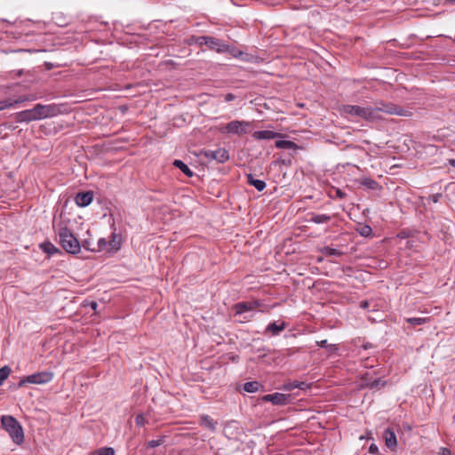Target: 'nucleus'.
<instances>
[{
	"instance_id": "31",
	"label": "nucleus",
	"mask_w": 455,
	"mask_h": 455,
	"mask_svg": "<svg viewBox=\"0 0 455 455\" xmlns=\"http://www.w3.org/2000/svg\"><path fill=\"white\" fill-rule=\"evenodd\" d=\"M164 440H165V436H160L156 440H151V441L148 442L147 448L153 449V448L158 447L164 443Z\"/></svg>"
},
{
	"instance_id": "10",
	"label": "nucleus",
	"mask_w": 455,
	"mask_h": 455,
	"mask_svg": "<svg viewBox=\"0 0 455 455\" xmlns=\"http://www.w3.org/2000/svg\"><path fill=\"white\" fill-rule=\"evenodd\" d=\"M261 305L259 300L243 301L235 304L233 309L235 315H242L244 312L258 309Z\"/></svg>"
},
{
	"instance_id": "17",
	"label": "nucleus",
	"mask_w": 455,
	"mask_h": 455,
	"mask_svg": "<svg viewBox=\"0 0 455 455\" xmlns=\"http://www.w3.org/2000/svg\"><path fill=\"white\" fill-rule=\"evenodd\" d=\"M27 100H29V98L27 97V96H20V97H19L18 99H16L14 100H11V99H8V100H0V111L4 110L5 108H12L14 105L22 103V102L27 101Z\"/></svg>"
},
{
	"instance_id": "47",
	"label": "nucleus",
	"mask_w": 455,
	"mask_h": 455,
	"mask_svg": "<svg viewBox=\"0 0 455 455\" xmlns=\"http://www.w3.org/2000/svg\"><path fill=\"white\" fill-rule=\"evenodd\" d=\"M183 378H184L185 379H187V380H188V379H189L188 376H187V375H186V376H183Z\"/></svg>"
},
{
	"instance_id": "5",
	"label": "nucleus",
	"mask_w": 455,
	"mask_h": 455,
	"mask_svg": "<svg viewBox=\"0 0 455 455\" xmlns=\"http://www.w3.org/2000/svg\"><path fill=\"white\" fill-rule=\"evenodd\" d=\"M52 378V371H36L23 379H20L18 383V387H24L27 384H45L51 381Z\"/></svg>"
},
{
	"instance_id": "19",
	"label": "nucleus",
	"mask_w": 455,
	"mask_h": 455,
	"mask_svg": "<svg viewBox=\"0 0 455 455\" xmlns=\"http://www.w3.org/2000/svg\"><path fill=\"white\" fill-rule=\"evenodd\" d=\"M285 327L286 323L284 322H281L280 323L274 322L267 326L265 332H270L272 335H278L285 329Z\"/></svg>"
},
{
	"instance_id": "44",
	"label": "nucleus",
	"mask_w": 455,
	"mask_h": 455,
	"mask_svg": "<svg viewBox=\"0 0 455 455\" xmlns=\"http://www.w3.org/2000/svg\"><path fill=\"white\" fill-rule=\"evenodd\" d=\"M362 307H368V302L367 301L362 302Z\"/></svg>"
},
{
	"instance_id": "8",
	"label": "nucleus",
	"mask_w": 455,
	"mask_h": 455,
	"mask_svg": "<svg viewBox=\"0 0 455 455\" xmlns=\"http://www.w3.org/2000/svg\"><path fill=\"white\" fill-rule=\"evenodd\" d=\"M201 156H204L210 161L217 163H226L229 159V153L226 148H219L215 150H202Z\"/></svg>"
},
{
	"instance_id": "35",
	"label": "nucleus",
	"mask_w": 455,
	"mask_h": 455,
	"mask_svg": "<svg viewBox=\"0 0 455 455\" xmlns=\"http://www.w3.org/2000/svg\"><path fill=\"white\" fill-rule=\"evenodd\" d=\"M360 234L363 236H368L371 234V228L370 226H364L361 228Z\"/></svg>"
},
{
	"instance_id": "24",
	"label": "nucleus",
	"mask_w": 455,
	"mask_h": 455,
	"mask_svg": "<svg viewBox=\"0 0 455 455\" xmlns=\"http://www.w3.org/2000/svg\"><path fill=\"white\" fill-rule=\"evenodd\" d=\"M275 147L278 148L284 149H297L299 148L298 145L291 140H276Z\"/></svg>"
},
{
	"instance_id": "12",
	"label": "nucleus",
	"mask_w": 455,
	"mask_h": 455,
	"mask_svg": "<svg viewBox=\"0 0 455 455\" xmlns=\"http://www.w3.org/2000/svg\"><path fill=\"white\" fill-rule=\"evenodd\" d=\"M311 383H307L306 381H299V380H292L285 382L280 389L284 391H292L295 388H298L299 390H306L311 387Z\"/></svg>"
},
{
	"instance_id": "20",
	"label": "nucleus",
	"mask_w": 455,
	"mask_h": 455,
	"mask_svg": "<svg viewBox=\"0 0 455 455\" xmlns=\"http://www.w3.org/2000/svg\"><path fill=\"white\" fill-rule=\"evenodd\" d=\"M308 216H310L308 220L315 224L326 223L331 219V217L328 214H316L314 212L308 213Z\"/></svg>"
},
{
	"instance_id": "33",
	"label": "nucleus",
	"mask_w": 455,
	"mask_h": 455,
	"mask_svg": "<svg viewBox=\"0 0 455 455\" xmlns=\"http://www.w3.org/2000/svg\"><path fill=\"white\" fill-rule=\"evenodd\" d=\"M135 423L138 427H143L146 423V419L143 414H139L135 417Z\"/></svg>"
},
{
	"instance_id": "43",
	"label": "nucleus",
	"mask_w": 455,
	"mask_h": 455,
	"mask_svg": "<svg viewBox=\"0 0 455 455\" xmlns=\"http://www.w3.org/2000/svg\"><path fill=\"white\" fill-rule=\"evenodd\" d=\"M449 164H450L451 166L455 167V159H450V160H449Z\"/></svg>"
},
{
	"instance_id": "34",
	"label": "nucleus",
	"mask_w": 455,
	"mask_h": 455,
	"mask_svg": "<svg viewBox=\"0 0 455 455\" xmlns=\"http://www.w3.org/2000/svg\"><path fill=\"white\" fill-rule=\"evenodd\" d=\"M317 345H318L319 347H329V345H328V341H327L326 339H323V340L317 341ZM335 349H336V347H335V346H334V345H330V351H333V350H335Z\"/></svg>"
},
{
	"instance_id": "7",
	"label": "nucleus",
	"mask_w": 455,
	"mask_h": 455,
	"mask_svg": "<svg viewBox=\"0 0 455 455\" xmlns=\"http://www.w3.org/2000/svg\"><path fill=\"white\" fill-rule=\"evenodd\" d=\"M294 395L274 393L265 395L261 397L262 402H269L274 405L284 406L293 403Z\"/></svg>"
},
{
	"instance_id": "18",
	"label": "nucleus",
	"mask_w": 455,
	"mask_h": 455,
	"mask_svg": "<svg viewBox=\"0 0 455 455\" xmlns=\"http://www.w3.org/2000/svg\"><path fill=\"white\" fill-rule=\"evenodd\" d=\"M200 424L211 431H215L217 427V421L205 414L200 416Z\"/></svg>"
},
{
	"instance_id": "22",
	"label": "nucleus",
	"mask_w": 455,
	"mask_h": 455,
	"mask_svg": "<svg viewBox=\"0 0 455 455\" xmlns=\"http://www.w3.org/2000/svg\"><path fill=\"white\" fill-rule=\"evenodd\" d=\"M263 388V386L259 381H249L243 384V389L248 393H254Z\"/></svg>"
},
{
	"instance_id": "45",
	"label": "nucleus",
	"mask_w": 455,
	"mask_h": 455,
	"mask_svg": "<svg viewBox=\"0 0 455 455\" xmlns=\"http://www.w3.org/2000/svg\"><path fill=\"white\" fill-rule=\"evenodd\" d=\"M0 370L5 371V370H10V368L8 366L4 365V366L1 367Z\"/></svg>"
},
{
	"instance_id": "16",
	"label": "nucleus",
	"mask_w": 455,
	"mask_h": 455,
	"mask_svg": "<svg viewBox=\"0 0 455 455\" xmlns=\"http://www.w3.org/2000/svg\"><path fill=\"white\" fill-rule=\"evenodd\" d=\"M383 438L385 440L386 445L393 450L397 445L396 435L391 428H387L383 433Z\"/></svg>"
},
{
	"instance_id": "38",
	"label": "nucleus",
	"mask_w": 455,
	"mask_h": 455,
	"mask_svg": "<svg viewBox=\"0 0 455 455\" xmlns=\"http://www.w3.org/2000/svg\"><path fill=\"white\" fill-rule=\"evenodd\" d=\"M363 184L366 185L367 187L371 188H374L375 186L377 185V182L372 180H366L363 182Z\"/></svg>"
},
{
	"instance_id": "41",
	"label": "nucleus",
	"mask_w": 455,
	"mask_h": 455,
	"mask_svg": "<svg viewBox=\"0 0 455 455\" xmlns=\"http://www.w3.org/2000/svg\"><path fill=\"white\" fill-rule=\"evenodd\" d=\"M337 196L342 198L344 196V193L341 192L339 189L337 190Z\"/></svg>"
},
{
	"instance_id": "39",
	"label": "nucleus",
	"mask_w": 455,
	"mask_h": 455,
	"mask_svg": "<svg viewBox=\"0 0 455 455\" xmlns=\"http://www.w3.org/2000/svg\"><path fill=\"white\" fill-rule=\"evenodd\" d=\"M439 454L440 455H452L451 450L446 447H442L440 449Z\"/></svg>"
},
{
	"instance_id": "32",
	"label": "nucleus",
	"mask_w": 455,
	"mask_h": 455,
	"mask_svg": "<svg viewBox=\"0 0 455 455\" xmlns=\"http://www.w3.org/2000/svg\"><path fill=\"white\" fill-rule=\"evenodd\" d=\"M209 36H198L195 37V44H198L199 46L206 45L208 42Z\"/></svg>"
},
{
	"instance_id": "36",
	"label": "nucleus",
	"mask_w": 455,
	"mask_h": 455,
	"mask_svg": "<svg viewBox=\"0 0 455 455\" xmlns=\"http://www.w3.org/2000/svg\"><path fill=\"white\" fill-rule=\"evenodd\" d=\"M12 371H0V386L4 383V381L9 377Z\"/></svg>"
},
{
	"instance_id": "25",
	"label": "nucleus",
	"mask_w": 455,
	"mask_h": 455,
	"mask_svg": "<svg viewBox=\"0 0 455 455\" xmlns=\"http://www.w3.org/2000/svg\"><path fill=\"white\" fill-rule=\"evenodd\" d=\"M173 165L179 168L188 177H192L194 174L193 172L188 168V166L186 164H184L181 160H175L173 162Z\"/></svg>"
},
{
	"instance_id": "27",
	"label": "nucleus",
	"mask_w": 455,
	"mask_h": 455,
	"mask_svg": "<svg viewBox=\"0 0 455 455\" xmlns=\"http://www.w3.org/2000/svg\"><path fill=\"white\" fill-rule=\"evenodd\" d=\"M90 455H115V450L112 447H102L92 451Z\"/></svg>"
},
{
	"instance_id": "29",
	"label": "nucleus",
	"mask_w": 455,
	"mask_h": 455,
	"mask_svg": "<svg viewBox=\"0 0 455 455\" xmlns=\"http://www.w3.org/2000/svg\"><path fill=\"white\" fill-rule=\"evenodd\" d=\"M405 321L411 325H421L427 323V318L425 317H410L406 318Z\"/></svg>"
},
{
	"instance_id": "11",
	"label": "nucleus",
	"mask_w": 455,
	"mask_h": 455,
	"mask_svg": "<svg viewBox=\"0 0 455 455\" xmlns=\"http://www.w3.org/2000/svg\"><path fill=\"white\" fill-rule=\"evenodd\" d=\"M82 245L84 249L91 251H101L103 250H108V243L105 238H100L97 243L89 242L88 239H84L82 241Z\"/></svg>"
},
{
	"instance_id": "40",
	"label": "nucleus",
	"mask_w": 455,
	"mask_h": 455,
	"mask_svg": "<svg viewBox=\"0 0 455 455\" xmlns=\"http://www.w3.org/2000/svg\"><path fill=\"white\" fill-rule=\"evenodd\" d=\"M235 99V95L233 93H228L225 95V101H227V102L234 100Z\"/></svg>"
},
{
	"instance_id": "37",
	"label": "nucleus",
	"mask_w": 455,
	"mask_h": 455,
	"mask_svg": "<svg viewBox=\"0 0 455 455\" xmlns=\"http://www.w3.org/2000/svg\"><path fill=\"white\" fill-rule=\"evenodd\" d=\"M369 452L371 454H378L379 447L375 443H371L369 447Z\"/></svg>"
},
{
	"instance_id": "49",
	"label": "nucleus",
	"mask_w": 455,
	"mask_h": 455,
	"mask_svg": "<svg viewBox=\"0 0 455 455\" xmlns=\"http://www.w3.org/2000/svg\"><path fill=\"white\" fill-rule=\"evenodd\" d=\"M449 2H451V3H455V0H449Z\"/></svg>"
},
{
	"instance_id": "6",
	"label": "nucleus",
	"mask_w": 455,
	"mask_h": 455,
	"mask_svg": "<svg viewBox=\"0 0 455 455\" xmlns=\"http://www.w3.org/2000/svg\"><path fill=\"white\" fill-rule=\"evenodd\" d=\"M251 124L247 121L234 120L224 125L220 129L222 133H232L236 135H243L248 132V127Z\"/></svg>"
},
{
	"instance_id": "23",
	"label": "nucleus",
	"mask_w": 455,
	"mask_h": 455,
	"mask_svg": "<svg viewBox=\"0 0 455 455\" xmlns=\"http://www.w3.org/2000/svg\"><path fill=\"white\" fill-rule=\"evenodd\" d=\"M40 248L43 250L44 252L53 255L57 252H60V250L51 242H44L40 244Z\"/></svg>"
},
{
	"instance_id": "26",
	"label": "nucleus",
	"mask_w": 455,
	"mask_h": 455,
	"mask_svg": "<svg viewBox=\"0 0 455 455\" xmlns=\"http://www.w3.org/2000/svg\"><path fill=\"white\" fill-rule=\"evenodd\" d=\"M108 245L110 246L109 250L117 251L121 246L120 235L116 233H113L111 235V240L109 241Z\"/></svg>"
},
{
	"instance_id": "46",
	"label": "nucleus",
	"mask_w": 455,
	"mask_h": 455,
	"mask_svg": "<svg viewBox=\"0 0 455 455\" xmlns=\"http://www.w3.org/2000/svg\"><path fill=\"white\" fill-rule=\"evenodd\" d=\"M96 307H97V303H96V302H92V307L93 309H95V308H96Z\"/></svg>"
},
{
	"instance_id": "3",
	"label": "nucleus",
	"mask_w": 455,
	"mask_h": 455,
	"mask_svg": "<svg viewBox=\"0 0 455 455\" xmlns=\"http://www.w3.org/2000/svg\"><path fill=\"white\" fill-rule=\"evenodd\" d=\"M58 242L62 249L70 254H77L81 251L82 242L74 235L71 230L62 224H59L55 228Z\"/></svg>"
},
{
	"instance_id": "42",
	"label": "nucleus",
	"mask_w": 455,
	"mask_h": 455,
	"mask_svg": "<svg viewBox=\"0 0 455 455\" xmlns=\"http://www.w3.org/2000/svg\"><path fill=\"white\" fill-rule=\"evenodd\" d=\"M195 36H191L188 40L189 44H195Z\"/></svg>"
},
{
	"instance_id": "21",
	"label": "nucleus",
	"mask_w": 455,
	"mask_h": 455,
	"mask_svg": "<svg viewBox=\"0 0 455 455\" xmlns=\"http://www.w3.org/2000/svg\"><path fill=\"white\" fill-rule=\"evenodd\" d=\"M247 182L251 186H253L258 191H262L266 188L265 181L255 179L252 174L247 175Z\"/></svg>"
},
{
	"instance_id": "28",
	"label": "nucleus",
	"mask_w": 455,
	"mask_h": 455,
	"mask_svg": "<svg viewBox=\"0 0 455 455\" xmlns=\"http://www.w3.org/2000/svg\"><path fill=\"white\" fill-rule=\"evenodd\" d=\"M227 50H225V52H228L230 55H232L233 57L235 58H237V59H243V56L244 55V53L236 49L235 47H233V46H230L228 44H227Z\"/></svg>"
},
{
	"instance_id": "2",
	"label": "nucleus",
	"mask_w": 455,
	"mask_h": 455,
	"mask_svg": "<svg viewBox=\"0 0 455 455\" xmlns=\"http://www.w3.org/2000/svg\"><path fill=\"white\" fill-rule=\"evenodd\" d=\"M60 114V108L56 105L36 104L33 108L26 109L14 114V119L18 123H29L48 117H53Z\"/></svg>"
},
{
	"instance_id": "9",
	"label": "nucleus",
	"mask_w": 455,
	"mask_h": 455,
	"mask_svg": "<svg viewBox=\"0 0 455 455\" xmlns=\"http://www.w3.org/2000/svg\"><path fill=\"white\" fill-rule=\"evenodd\" d=\"M387 382L385 380H382L381 378L376 377L373 378V376L370 372H365L361 377V387H369L371 389L379 390L381 387H385Z\"/></svg>"
},
{
	"instance_id": "4",
	"label": "nucleus",
	"mask_w": 455,
	"mask_h": 455,
	"mask_svg": "<svg viewBox=\"0 0 455 455\" xmlns=\"http://www.w3.org/2000/svg\"><path fill=\"white\" fill-rule=\"evenodd\" d=\"M1 423L4 429L9 433L15 443L21 444L23 443L24 433L22 427L14 417L10 415L2 416Z\"/></svg>"
},
{
	"instance_id": "48",
	"label": "nucleus",
	"mask_w": 455,
	"mask_h": 455,
	"mask_svg": "<svg viewBox=\"0 0 455 455\" xmlns=\"http://www.w3.org/2000/svg\"><path fill=\"white\" fill-rule=\"evenodd\" d=\"M87 235H88L89 236H91V231H90V230H87Z\"/></svg>"
},
{
	"instance_id": "30",
	"label": "nucleus",
	"mask_w": 455,
	"mask_h": 455,
	"mask_svg": "<svg viewBox=\"0 0 455 455\" xmlns=\"http://www.w3.org/2000/svg\"><path fill=\"white\" fill-rule=\"evenodd\" d=\"M323 253L326 256H341L342 252L337 249L331 248V247H324L322 250Z\"/></svg>"
},
{
	"instance_id": "14",
	"label": "nucleus",
	"mask_w": 455,
	"mask_h": 455,
	"mask_svg": "<svg viewBox=\"0 0 455 455\" xmlns=\"http://www.w3.org/2000/svg\"><path fill=\"white\" fill-rule=\"evenodd\" d=\"M252 137H253V139H255L257 140H273V139H275V138L282 137V134L278 133V132H273V131L266 130V131H257V132H254L252 133Z\"/></svg>"
},
{
	"instance_id": "13",
	"label": "nucleus",
	"mask_w": 455,
	"mask_h": 455,
	"mask_svg": "<svg viewBox=\"0 0 455 455\" xmlns=\"http://www.w3.org/2000/svg\"><path fill=\"white\" fill-rule=\"evenodd\" d=\"M206 46L210 50L216 51L219 53L225 52V50L228 49L227 44H225L220 39L212 36H209Z\"/></svg>"
},
{
	"instance_id": "50",
	"label": "nucleus",
	"mask_w": 455,
	"mask_h": 455,
	"mask_svg": "<svg viewBox=\"0 0 455 455\" xmlns=\"http://www.w3.org/2000/svg\"><path fill=\"white\" fill-rule=\"evenodd\" d=\"M87 239L89 240V242H93L90 237H89V238H87Z\"/></svg>"
},
{
	"instance_id": "1",
	"label": "nucleus",
	"mask_w": 455,
	"mask_h": 455,
	"mask_svg": "<svg viewBox=\"0 0 455 455\" xmlns=\"http://www.w3.org/2000/svg\"><path fill=\"white\" fill-rule=\"evenodd\" d=\"M340 115L347 119L358 117L362 120L372 122L382 117V113L408 116L411 113L392 103L384 101L376 102L374 106L363 107L358 105H341L339 108Z\"/></svg>"
},
{
	"instance_id": "15",
	"label": "nucleus",
	"mask_w": 455,
	"mask_h": 455,
	"mask_svg": "<svg viewBox=\"0 0 455 455\" xmlns=\"http://www.w3.org/2000/svg\"><path fill=\"white\" fill-rule=\"evenodd\" d=\"M93 198L92 192H81L78 193L75 198L76 204L80 207H85L89 205Z\"/></svg>"
}]
</instances>
